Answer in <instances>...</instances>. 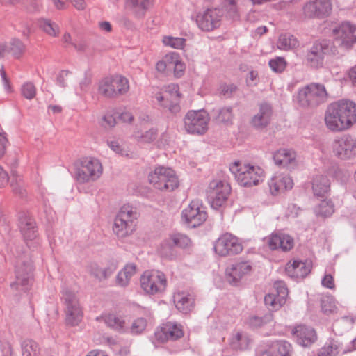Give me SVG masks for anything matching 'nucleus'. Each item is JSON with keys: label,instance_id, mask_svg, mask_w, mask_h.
Returning <instances> with one entry per match:
<instances>
[{"label": "nucleus", "instance_id": "obj_1", "mask_svg": "<svg viewBox=\"0 0 356 356\" xmlns=\"http://www.w3.org/2000/svg\"><path fill=\"white\" fill-rule=\"evenodd\" d=\"M138 213L130 204L123 205L115 216L113 230L118 238L131 235L136 228Z\"/></svg>", "mask_w": 356, "mask_h": 356}, {"label": "nucleus", "instance_id": "obj_2", "mask_svg": "<svg viewBox=\"0 0 356 356\" xmlns=\"http://www.w3.org/2000/svg\"><path fill=\"white\" fill-rule=\"evenodd\" d=\"M327 92L323 84L312 83L298 90L297 102L302 108H316L327 99Z\"/></svg>", "mask_w": 356, "mask_h": 356}, {"label": "nucleus", "instance_id": "obj_3", "mask_svg": "<svg viewBox=\"0 0 356 356\" xmlns=\"http://www.w3.org/2000/svg\"><path fill=\"white\" fill-rule=\"evenodd\" d=\"M129 90V81L122 75L106 76L98 84L99 94L106 99H117L125 95Z\"/></svg>", "mask_w": 356, "mask_h": 356}, {"label": "nucleus", "instance_id": "obj_4", "mask_svg": "<svg viewBox=\"0 0 356 356\" xmlns=\"http://www.w3.org/2000/svg\"><path fill=\"white\" fill-rule=\"evenodd\" d=\"M61 293L67 324L71 326L79 325L83 318V312L76 294L67 287L63 288Z\"/></svg>", "mask_w": 356, "mask_h": 356}, {"label": "nucleus", "instance_id": "obj_5", "mask_svg": "<svg viewBox=\"0 0 356 356\" xmlns=\"http://www.w3.org/2000/svg\"><path fill=\"white\" fill-rule=\"evenodd\" d=\"M149 181L155 188L160 191H172L179 186L175 171L169 168H156L149 174Z\"/></svg>", "mask_w": 356, "mask_h": 356}, {"label": "nucleus", "instance_id": "obj_6", "mask_svg": "<svg viewBox=\"0 0 356 356\" xmlns=\"http://www.w3.org/2000/svg\"><path fill=\"white\" fill-rule=\"evenodd\" d=\"M102 173V164L96 159L84 158L76 163V178L80 183L94 181Z\"/></svg>", "mask_w": 356, "mask_h": 356}, {"label": "nucleus", "instance_id": "obj_7", "mask_svg": "<svg viewBox=\"0 0 356 356\" xmlns=\"http://www.w3.org/2000/svg\"><path fill=\"white\" fill-rule=\"evenodd\" d=\"M140 286L148 294H156L163 292L167 286V280L164 273L158 270L145 271L140 277Z\"/></svg>", "mask_w": 356, "mask_h": 356}, {"label": "nucleus", "instance_id": "obj_8", "mask_svg": "<svg viewBox=\"0 0 356 356\" xmlns=\"http://www.w3.org/2000/svg\"><path fill=\"white\" fill-rule=\"evenodd\" d=\"M32 264L26 259L19 258L15 267V281L10 284L15 290L26 291L32 284Z\"/></svg>", "mask_w": 356, "mask_h": 356}, {"label": "nucleus", "instance_id": "obj_9", "mask_svg": "<svg viewBox=\"0 0 356 356\" xmlns=\"http://www.w3.org/2000/svg\"><path fill=\"white\" fill-rule=\"evenodd\" d=\"M229 170L243 186H256L261 180V175L257 171L260 169H256L254 166H242L241 163L237 161L231 165Z\"/></svg>", "mask_w": 356, "mask_h": 356}, {"label": "nucleus", "instance_id": "obj_10", "mask_svg": "<svg viewBox=\"0 0 356 356\" xmlns=\"http://www.w3.org/2000/svg\"><path fill=\"white\" fill-rule=\"evenodd\" d=\"M181 95L179 92V86L175 84L169 85L162 92L156 95V99L160 105L173 113L177 114L181 110L179 100Z\"/></svg>", "mask_w": 356, "mask_h": 356}, {"label": "nucleus", "instance_id": "obj_11", "mask_svg": "<svg viewBox=\"0 0 356 356\" xmlns=\"http://www.w3.org/2000/svg\"><path fill=\"white\" fill-rule=\"evenodd\" d=\"M209 120L208 115L203 111H188L184 119L186 131L197 134L205 133Z\"/></svg>", "mask_w": 356, "mask_h": 356}, {"label": "nucleus", "instance_id": "obj_12", "mask_svg": "<svg viewBox=\"0 0 356 356\" xmlns=\"http://www.w3.org/2000/svg\"><path fill=\"white\" fill-rule=\"evenodd\" d=\"M231 188L228 184L220 180H213L210 182L207 191L208 195L211 200V206L217 209L227 200Z\"/></svg>", "mask_w": 356, "mask_h": 356}, {"label": "nucleus", "instance_id": "obj_13", "mask_svg": "<svg viewBox=\"0 0 356 356\" xmlns=\"http://www.w3.org/2000/svg\"><path fill=\"white\" fill-rule=\"evenodd\" d=\"M184 336L181 325L175 322H167L158 327L154 332V339L158 343L175 341Z\"/></svg>", "mask_w": 356, "mask_h": 356}, {"label": "nucleus", "instance_id": "obj_14", "mask_svg": "<svg viewBox=\"0 0 356 356\" xmlns=\"http://www.w3.org/2000/svg\"><path fill=\"white\" fill-rule=\"evenodd\" d=\"M302 11L306 18H324L331 13V1L330 0L309 1L304 5Z\"/></svg>", "mask_w": 356, "mask_h": 356}, {"label": "nucleus", "instance_id": "obj_15", "mask_svg": "<svg viewBox=\"0 0 356 356\" xmlns=\"http://www.w3.org/2000/svg\"><path fill=\"white\" fill-rule=\"evenodd\" d=\"M222 12L220 10L207 9L197 15L196 22L200 29L205 31H211L220 25Z\"/></svg>", "mask_w": 356, "mask_h": 356}, {"label": "nucleus", "instance_id": "obj_16", "mask_svg": "<svg viewBox=\"0 0 356 356\" xmlns=\"http://www.w3.org/2000/svg\"><path fill=\"white\" fill-rule=\"evenodd\" d=\"M355 26L348 22L342 23L338 28L333 30L336 42L345 48L350 49L356 42V35L354 34Z\"/></svg>", "mask_w": 356, "mask_h": 356}, {"label": "nucleus", "instance_id": "obj_17", "mask_svg": "<svg viewBox=\"0 0 356 356\" xmlns=\"http://www.w3.org/2000/svg\"><path fill=\"white\" fill-rule=\"evenodd\" d=\"M252 270V266L249 261L237 262L226 268L225 277L231 284L237 285L245 276L250 275Z\"/></svg>", "mask_w": 356, "mask_h": 356}, {"label": "nucleus", "instance_id": "obj_18", "mask_svg": "<svg viewBox=\"0 0 356 356\" xmlns=\"http://www.w3.org/2000/svg\"><path fill=\"white\" fill-rule=\"evenodd\" d=\"M333 151L341 159L350 158L356 154V140L350 136H344L334 142Z\"/></svg>", "mask_w": 356, "mask_h": 356}, {"label": "nucleus", "instance_id": "obj_19", "mask_svg": "<svg viewBox=\"0 0 356 356\" xmlns=\"http://www.w3.org/2000/svg\"><path fill=\"white\" fill-rule=\"evenodd\" d=\"M330 51V43L323 40L316 42L307 54V60L309 65L318 68L323 65L324 56Z\"/></svg>", "mask_w": 356, "mask_h": 356}, {"label": "nucleus", "instance_id": "obj_20", "mask_svg": "<svg viewBox=\"0 0 356 356\" xmlns=\"http://www.w3.org/2000/svg\"><path fill=\"white\" fill-rule=\"evenodd\" d=\"M19 227L24 240L33 241L38 236V227L35 218L28 214H22L19 218Z\"/></svg>", "mask_w": 356, "mask_h": 356}, {"label": "nucleus", "instance_id": "obj_21", "mask_svg": "<svg viewBox=\"0 0 356 356\" xmlns=\"http://www.w3.org/2000/svg\"><path fill=\"white\" fill-rule=\"evenodd\" d=\"M182 215L186 222L193 227L202 225L207 218V212L202 210L198 204L194 201L191 202L188 207L183 211Z\"/></svg>", "mask_w": 356, "mask_h": 356}, {"label": "nucleus", "instance_id": "obj_22", "mask_svg": "<svg viewBox=\"0 0 356 356\" xmlns=\"http://www.w3.org/2000/svg\"><path fill=\"white\" fill-rule=\"evenodd\" d=\"M333 104L338 112L341 113L346 129L356 122V104L353 102L341 100Z\"/></svg>", "mask_w": 356, "mask_h": 356}, {"label": "nucleus", "instance_id": "obj_23", "mask_svg": "<svg viewBox=\"0 0 356 356\" xmlns=\"http://www.w3.org/2000/svg\"><path fill=\"white\" fill-rule=\"evenodd\" d=\"M312 262L309 260H293L286 266V273L292 278H304L311 271Z\"/></svg>", "mask_w": 356, "mask_h": 356}, {"label": "nucleus", "instance_id": "obj_24", "mask_svg": "<svg viewBox=\"0 0 356 356\" xmlns=\"http://www.w3.org/2000/svg\"><path fill=\"white\" fill-rule=\"evenodd\" d=\"M293 334L297 342L302 346H309L316 341L317 335L314 328L300 325L293 330Z\"/></svg>", "mask_w": 356, "mask_h": 356}, {"label": "nucleus", "instance_id": "obj_25", "mask_svg": "<svg viewBox=\"0 0 356 356\" xmlns=\"http://www.w3.org/2000/svg\"><path fill=\"white\" fill-rule=\"evenodd\" d=\"M100 318L113 330L119 333H128L129 325L125 316L110 313L104 314Z\"/></svg>", "mask_w": 356, "mask_h": 356}, {"label": "nucleus", "instance_id": "obj_26", "mask_svg": "<svg viewBox=\"0 0 356 356\" xmlns=\"http://www.w3.org/2000/svg\"><path fill=\"white\" fill-rule=\"evenodd\" d=\"M325 122L327 128L332 131H341L346 129L344 122H343L341 119V113L338 112L333 103L327 108Z\"/></svg>", "mask_w": 356, "mask_h": 356}, {"label": "nucleus", "instance_id": "obj_27", "mask_svg": "<svg viewBox=\"0 0 356 356\" xmlns=\"http://www.w3.org/2000/svg\"><path fill=\"white\" fill-rule=\"evenodd\" d=\"M272 113V107L270 104H261L259 112L252 119V126L259 129L266 127L270 122Z\"/></svg>", "mask_w": 356, "mask_h": 356}, {"label": "nucleus", "instance_id": "obj_28", "mask_svg": "<svg viewBox=\"0 0 356 356\" xmlns=\"http://www.w3.org/2000/svg\"><path fill=\"white\" fill-rule=\"evenodd\" d=\"M173 301L176 308L184 314L190 312L194 307L193 296L188 291L175 292L173 295Z\"/></svg>", "mask_w": 356, "mask_h": 356}, {"label": "nucleus", "instance_id": "obj_29", "mask_svg": "<svg viewBox=\"0 0 356 356\" xmlns=\"http://www.w3.org/2000/svg\"><path fill=\"white\" fill-rule=\"evenodd\" d=\"M118 266V261H111L106 267H99L96 264H91L88 268V273L97 279L99 281H103L111 276L116 270Z\"/></svg>", "mask_w": 356, "mask_h": 356}, {"label": "nucleus", "instance_id": "obj_30", "mask_svg": "<svg viewBox=\"0 0 356 356\" xmlns=\"http://www.w3.org/2000/svg\"><path fill=\"white\" fill-rule=\"evenodd\" d=\"M296 154L294 151L282 149L277 151L273 155V159L276 165L293 168L296 165Z\"/></svg>", "mask_w": 356, "mask_h": 356}, {"label": "nucleus", "instance_id": "obj_31", "mask_svg": "<svg viewBox=\"0 0 356 356\" xmlns=\"http://www.w3.org/2000/svg\"><path fill=\"white\" fill-rule=\"evenodd\" d=\"M351 349L343 348L341 343L337 340L330 339L318 351V356H335L340 353H346Z\"/></svg>", "mask_w": 356, "mask_h": 356}, {"label": "nucleus", "instance_id": "obj_32", "mask_svg": "<svg viewBox=\"0 0 356 356\" xmlns=\"http://www.w3.org/2000/svg\"><path fill=\"white\" fill-rule=\"evenodd\" d=\"M250 339L246 332L234 331L229 338V346L235 350H243L248 348Z\"/></svg>", "mask_w": 356, "mask_h": 356}, {"label": "nucleus", "instance_id": "obj_33", "mask_svg": "<svg viewBox=\"0 0 356 356\" xmlns=\"http://www.w3.org/2000/svg\"><path fill=\"white\" fill-rule=\"evenodd\" d=\"M136 272V266L133 263L126 264L124 268L118 272L115 277V284L120 287H126L129 283L131 278Z\"/></svg>", "mask_w": 356, "mask_h": 356}, {"label": "nucleus", "instance_id": "obj_34", "mask_svg": "<svg viewBox=\"0 0 356 356\" xmlns=\"http://www.w3.org/2000/svg\"><path fill=\"white\" fill-rule=\"evenodd\" d=\"M330 181L322 175H316L312 180V190L316 197H323L329 191Z\"/></svg>", "mask_w": 356, "mask_h": 356}, {"label": "nucleus", "instance_id": "obj_35", "mask_svg": "<svg viewBox=\"0 0 356 356\" xmlns=\"http://www.w3.org/2000/svg\"><path fill=\"white\" fill-rule=\"evenodd\" d=\"M128 4L138 17L145 15L146 11L152 6L153 0H127Z\"/></svg>", "mask_w": 356, "mask_h": 356}, {"label": "nucleus", "instance_id": "obj_36", "mask_svg": "<svg viewBox=\"0 0 356 356\" xmlns=\"http://www.w3.org/2000/svg\"><path fill=\"white\" fill-rule=\"evenodd\" d=\"M299 42L298 40L292 35L282 34L280 35L277 47L282 50H290L298 47Z\"/></svg>", "mask_w": 356, "mask_h": 356}, {"label": "nucleus", "instance_id": "obj_37", "mask_svg": "<svg viewBox=\"0 0 356 356\" xmlns=\"http://www.w3.org/2000/svg\"><path fill=\"white\" fill-rule=\"evenodd\" d=\"M293 238L289 234L280 231L273 232L268 241V245H291L293 243Z\"/></svg>", "mask_w": 356, "mask_h": 356}, {"label": "nucleus", "instance_id": "obj_38", "mask_svg": "<svg viewBox=\"0 0 356 356\" xmlns=\"http://www.w3.org/2000/svg\"><path fill=\"white\" fill-rule=\"evenodd\" d=\"M39 26L45 33L51 37H56L59 33L58 25L49 19H40Z\"/></svg>", "mask_w": 356, "mask_h": 356}, {"label": "nucleus", "instance_id": "obj_39", "mask_svg": "<svg viewBox=\"0 0 356 356\" xmlns=\"http://www.w3.org/2000/svg\"><path fill=\"white\" fill-rule=\"evenodd\" d=\"M76 74L70 70H61L57 76L56 81L63 88L72 86L76 78Z\"/></svg>", "mask_w": 356, "mask_h": 356}, {"label": "nucleus", "instance_id": "obj_40", "mask_svg": "<svg viewBox=\"0 0 356 356\" xmlns=\"http://www.w3.org/2000/svg\"><path fill=\"white\" fill-rule=\"evenodd\" d=\"M8 53L11 54L14 58L19 59L23 56L26 46L20 40L14 38L8 44Z\"/></svg>", "mask_w": 356, "mask_h": 356}, {"label": "nucleus", "instance_id": "obj_41", "mask_svg": "<svg viewBox=\"0 0 356 356\" xmlns=\"http://www.w3.org/2000/svg\"><path fill=\"white\" fill-rule=\"evenodd\" d=\"M215 254L219 257H229L238 254L243 250V246H213Z\"/></svg>", "mask_w": 356, "mask_h": 356}, {"label": "nucleus", "instance_id": "obj_42", "mask_svg": "<svg viewBox=\"0 0 356 356\" xmlns=\"http://www.w3.org/2000/svg\"><path fill=\"white\" fill-rule=\"evenodd\" d=\"M321 306L323 312L326 315L334 314L337 311L335 300L331 296H323L321 299Z\"/></svg>", "mask_w": 356, "mask_h": 356}, {"label": "nucleus", "instance_id": "obj_43", "mask_svg": "<svg viewBox=\"0 0 356 356\" xmlns=\"http://www.w3.org/2000/svg\"><path fill=\"white\" fill-rule=\"evenodd\" d=\"M264 302L270 310H277L284 305L286 302L284 300H281V298L277 297L274 292L271 291L265 296Z\"/></svg>", "mask_w": 356, "mask_h": 356}, {"label": "nucleus", "instance_id": "obj_44", "mask_svg": "<svg viewBox=\"0 0 356 356\" xmlns=\"http://www.w3.org/2000/svg\"><path fill=\"white\" fill-rule=\"evenodd\" d=\"M334 204L330 200H323L316 208L317 216L326 218L334 213Z\"/></svg>", "mask_w": 356, "mask_h": 356}, {"label": "nucleus", "instance_id": "obj_45", "mask_svg": "<svg viewBox=\"0 0 356 356\" xmlns=\"http://www.w3.org/2000/svg\"><path fill=\"white\" fill-rule=\"evenodd\" d=\"M23 356H38L39 353L38 345L31 339H26L22 343Z\"/></svg>", "mask_w": 356, "mask_h": 356}, {"label": "nucleus", "instance_id": "obj_46", "mask_svg": "<svg viewBox=\"0 0 356 356\" xmlns=\"http://www.w3.org/2000/svg\"><path fill=\"white\" fill-rule=\"evenodd\" d=\"M147 327V321L145 318H137L133 321L130 327H129L128 333L134 335L141 334Z\"/></svg>", "mask_w": 356, "mask_h": 356}, {"label": "nucleus", "instance_id": "obj_47", "mask_svg": "<svg viewBox=\"0 0 356 356\" xmlns=\"http://www.w3.org/2000/svg\"><path fill=\"white\" fill-rule=\"evenodd\" d=\"M223 3L227 12V17L232 20H237L239 14L236 0H223Z\"/></svg>", "mask_w": 356, "mask_h": 356}, {"label": "nucleus", "instance_id": "obj_48", "mask_svg": "<svg viewBox=\"0 0 356 356\" xmlns=\"http://www.w3.org/2000/svg\"><path fill=\"white\" fill-rule=\"evenodd\" d=\"M272 347L275 351H277L280 356H290L291 351V344L285 341H279L273 343Z\"/></svg>", "mask_w": 356, "mask_h": 356}, {"label": "nucleus", "instance_id": "obj_49", "mask_svg": "<svg viewBox=\"0 0 356 356\" xmlns=\"http://www.w3.org/2000/svg\"><path fill=\"white\" fill-rule=\"evenodd\" d=\"M217 243L219 245H241L243 241L232 234L227 232L218 238Z\"/></svg>", "mask_w": 356, "mask_h": 356}, {"label": "nucleus", "instance_id": "obj_50", "mask_svg": "<svg viewBox=\"0 0 356 356\" xmlns=\"http://www.w3.org/2000/svg\"><path fill=\"white\" fill-rule=\"evenodd\" d=\"M185 42L186 40L181 38L165 36L163 38V42L165 45L170 46L175 49H182L185 45Z\"/></svg>", "mask_w": 356, "mask_h": 356}, {"label": "nucleus", "instance_id": "obj_51", "mask_svg": "<svg viewBox=\"0 0 356 356\" xmlns=\"http://www.w3.org/2000/svg\"><path fill=\"white\" fill-rule=\"evenodd\" d=\"M277 297L281 298V300H284L286 302L288 296V289L286 284L282 281H276L273 284V291Z\"/></svg>", "mask_w": 356, "mask_h": 356}, {"label": "nucleus", "instance_id": "obj_52", "mask_svg": "<svg viewBox=\"0 0 356 356\" xmlns=\"http://www.w3.org/2000/svg\"><path fill=\"white\" fill-rule=\"evenodd\" d=\"M21 92L24 97L27 99H32L36 95V88L31 82H26L22 85Z\"/></svg>", "mask_w": 356, "mask_h": 356}, {"label": "nucleus", "instance_id": "obj_53", "mask_svg": "<svg viewBox=\"0 0 356 356\" xmlns=\"http://www.w3.org/2000/svg\"><path fill=\"white\" fill-rule=\"evenodd\" d=\"M237 89V86L233 83H222L219 87V93L226 98H230L236 92Z\"/></svg>", "mask_w": 356, "mask_h": 356}, {"label": "nucleus", "instance_id": "obj_54", "mask_svg": "<svg viewBox=\"0 0 356 356\" xmlns=\"http://www.w3.org/2000/svg\"><path fill=\"white\" fill-rule=\"evenodd\" d=\"M232 119V108L231 107H225L220 110L217 116V120L219 122H229Z\"/></svg>", "mask_w": 356, "mask_h": 356}, {"label": "nucleus", "instance_id": "obj_55", "mask_svg": "<svg viewBox=\"0 0 356 356\" xmlns=\"http://www.w3.org/2000/svg\"><path fill=\"white\" fill-rule=\"evenodd\" d=\"M281 177H274L268 183L269 187L273 195H277L280 192H283V186L282 185Z\"/></svg>", "mask_w": 356, "mask_h": 356}, {"label": "nucleus", "instance_id": "obj_56", "mask_svg": "<svg viewBox=\"0 0 356 356\" xmlns=\"http://www.w3.org/2000/svg\"><path fill=\"white\" fill-rule=\"evenodd\" d=\"M286 61L283 58L277 57L270 60L269 65L276 72H282L286 67Z\"/></svg>", "mask_w": 356, "mask_h": 356}, {"label": "nucleus", "instance_id": "obj_57", "mask_svg": "<svg viewBox=\"0 0 356 356\" xmlns=\"http://www.w3.org/2000/svg\"><path fill=\"white\" fill-rule=\"evenodd\" d=\"M157 129L151 128L140 137V140L143 143H151L157 137Z\"/></svg>", "mask_w": 356, "mask_h": 356}, {"label": "nucleus", "instance_id": "obj_58", "mask_svg": "<svg viewBox=\"0 0 356 356\" xmlns=\"http://www.w3.org/2000/svg\"><path fill=\"white\" fill-rule=\"evenodd\" d=\"M117 118H117V115H115V113L114 115H112V114L105 115L102 118V120H103L102 126L105 129H107L114 127L115 125L116 124Z\"/></svg>", "mask_w": 356, "mask_h": 356}, {"label": "nucleus", "instance_id": "obj_59", "mask_svg": "<svg viewBox=\"0 0 356 356\" xmlns=\"http://www.w3.org/2000/svg\"><path fill=\"white\" fill-rule=\"evenodd\" d=\"M10 187H11L13 193L15 195H18L21 197L26 196V190L23 188V186L17 180L16 181L13 180L10 182Z\"/></svg>", "mask_w": 356, "mask_h": 356}, {"label": "nucleus", "instance_id": "obj_60", "mask_svg": "<svg viewBox=\"0 0 356 356\" xmlns=\"http://www.w3.org/2000/svg\"><path fill=\"white\" fill-rule=\"evenodd\" d=\"M171 237L175 245H188L191 243L190 238L185 234L178 233Z\"/></svg>", "mask_w": 356, "mask_h": 356}, {"label": "nucleus", "instance_id": "obj_61", "mask_svg": "<svg viewBox=\"0 0 356 356\" xmlns=\"http://www.w3.org/2000/svg\"><path fill=\"white\" fill-rule=\"evenodd\" d=\"M163 60L166 63L169 70H171L175 64L179 60L178 54L176 53L166 54Z\"/></svg>", "mask_w": 356, "mask_h": 356}, {"label": "nucleus", "instance_id": "obj_62", "mask_svg": "<svg viewBox=\"0 0 356 356\" xmlns=\"http://www.w3.org/2000/svg\"><path fill=\"white\" fill-rule=\"evenodd\" d=\"M104 344L109 346L113 349H117L119 346V341L116 337H105L103 338Z\"/></svg>", "mask_w": 356, "mask_h": 356}, {"label": "nucleus", "instance_id": "obj_63", "mask_svg": "<svg viewBox=\"0 0 356 356\" xmlns=\"http://www.w3.org/2000/svg\"><path fill=\"white\" fill-rule=\"evenodd\" d=\"M321 284L324 287L332 289L334 288V282L332 276L330 274H325L321 280Z\"/></svg>", "mask_w": 356, "mask_h": 356}, {"label": "nucleus", "instance_id": "obj_64", "mask_svg": "<svg viewBox=\"0 0 356 356\" xmlns=\"http://www.w3.org/2000/svg\"><path fill=\"white\" fill-rule=\"evenodd\" d=\"M172 69L174 70L175 76L177 77H181L184 74L185 65L182 62L178 60L172 67Z\"/></svg>", "mask_w": 356, "mask_h": 356}]
</instances>
